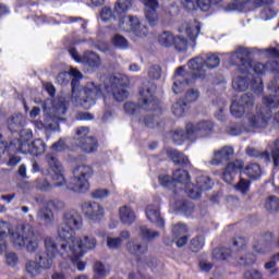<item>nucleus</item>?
Wrapping results in <instances>:
<instances>
[{"mask_svg": "<svg viewBox=\"0 0 279 279\" xmlns=\"http://www.w3.org/2000/svg\"><path fill=\"white\" fill-rule=\"evenodd\" d=\"M197 99H199V90H197V89H189L185 93V100L189 104H193L194 101H197Z\"/></svg>", "mask_w": 279, "mask_h": 279, "instance_id": "0e129e2a", "label": "nucleus"}, {"mask_svg": "<svg viewBox=\"0 0 279 279\" xmlns=\"http://www.w3.org/2000/svg\"><path fill=\"white\" fill-rule=\"evenodd\" d=\"M204 245H206V238L204 235H197L191 240L190 250L194 253L202 252Z\"/></svg>", "mask_w": 279, "mask_h": 279, "instance_id": "c03bdc74", "label": "nucleus"}, {"mask_svg": "<svg viewBox=\"0 0 279 279\" xmlns=\"http://www.w3.org/2000/svg\"><path fill=\"white\" fill-rule=\"evenodd\" d=\"M213 256L216 260H228V258H232V250L227 247L214 248Z\"/></svg>", "mask_w": 279, "mask_h": 279, "instance_id": "37998d69", "label": "nucleus"}, {"mask_svg": "<svg viewBox=\"0 0 279 279\" xmlns=\"http://www.w3.org/2000/svg\"><path fill=\"white\" fill-rule=\"evenodd\" d=\"M118 27L123 32L135 34L138 38H145L149 34V28L143 25L141 20L134 15L125 16V14H122L118 22Z\"/></svg>", "mask_w": 279, "mask_h": 279, "instance_id": "9d476101", "label": "nucleus"}, {"mask_svg": "<svg viewBox=\"0 0 279 279\" xmlns=\"http://www.w3.org/2000/svg\"><path fill=\"white\" fill-rule=\"evenodd\" d=\"M179 213H182L185 217H191L195 213V205L189 201H180L177 203Z\"/></svg>", "mask_w": 279, "mask_h": 279, "instance_id": "58836bf2", "label": "nucleus"}, {"mask_svg": "<svg viewBox=\"0 0 279 279\" xmlns=\"http://www.w3.org/2000/svg\"><path fill=\"white\" fill-rule=\"evenodd\" d=\"M32 133H26V138L24 140H12L10 143L5 141L0 142V160L3 154H8L9 160L7 161L8 167H16L21 162L22 158L14 154L23 151V147L27 145L28 141H32Z\"/></svg>", "mask_w": 279, "mask_h": 279, "instance_id": "0eeeda50", "label": "nucleus"}, {"mask_svg": "<svg viewBox=\"0 0 279 279\" xmlns=\"http://www.w3.org/2000/svg\"><path fill=\"white\" fill-rule=\"evenodd\" d=\"M64 226H69V228H75L80 230L82 228V216L75 209H70L64 213L63 217Z\"/></svg>", "mask_w": 279, "mask_h": 279, "instance_id": "cd10ccee", "label": "nucleus"}, {"mask_svg": "<svg viewBox=\"0 0 279 279\" xmlns=\"http://www.w3.org/2000/svg\"><path fill=\"white\" fill-rule=\"evenodd\" d=\"M111 43H112L113 47H117L118 49H128V47L130 45L128 39L119 34H116L112 37Z\"/></svg>", "mask_w": 279, "mask_h": 279, "instance_id": "3c124183", "label": "nucleus"}, {"mask_svg": "<svg viewBox=\"0 0 279 279\" xmlns=\"http://www.w3.org/2000/svg\"><path fill=\"white\" fill-rule=\"evenodd\" d=\"M241 172L253 181L260 180L263 177V168L260 165L251 162L245 166L242 160H234L226 166L222 172V180L227 184H232L234 182V178H236Z\"/></svg>", "mask_w": 279, "mask_h": 279, "instance_id": "423d86ee", "label": "nucleus"}, {"mask_svg": "<svg viewBox=\"0 0 279 279\" xmlns=\"http://www.w3.org/2000/svg\"><path fill=\"white\" fill-rule=\"evenodd\" d=\"M232 246L235 247L236 252H241V250H245V247H247V240L243 236L233 238Z\"/></svg>", "mask_w": 279, "mask_h": 279, "instance_id": "052dcab7", "label": "nucleus"}, {"mask_svg": "<svg viewBox=\"0 0 279 279\" xmlns=\"http://www.w3.org/2000/svg\"><path fill=\"white\" fill-rule=\"evenodd\" d=\"M90 129L88 126H78L75 130L77 138V145L85 154H93L99 148V142L93 136H88Z\"/></svg>", "mask_w": 279, "mask_h": 279, "instance_id": "4468645a", "label": "nucleus"}, {"mask_svg": "<svg viewBox=\"0 0 279 279\" xmlns=\"http://www.w3.org/2000/svg\"><path fill=\"white\" fill-rule=\"evenodd\" d=\"M94 272L96 274L93 279L106 278V266L101 262H96L94 264Z\"/></svg>", "mask_w": 279, "mask_h": 279, "instance_id": "13d9d810", "label": "nucleus"}, {"mask_svg": "<svg viewBox=\"0 0 279 279\" xmlns=\"http://www.w3.org/2000/svg\"><path fill=\"white\" fill-rule=\"evenodd\" d=\"M240 64L241 66H244L246 71H250L252 69L256 75H264V73L269 69V62L264 64L262 62H256L252 59H243V57L240 58Z\"/></svg>", "mask_w": 279, "mask_h": 279, "instance_id": "bb28decb", "label": "nucleus"}, {"mask_svg": "<svg viewBox=\"0 0 279 279\" xmlns=\"http://www.w3.org/2000/svg\"><path fill=\"white\" fill-rule=\"evenodd\" d=\"M74 177L68 184V189L74 193H86L90 189L88 179L93 178V167L90 166H78L73 170Z\"/></svg>", "mask_w": 279, "mask_h": 279, "instance_id": "1a4fd4ad", "label": "nucleus"}, {"mask_svg": "<svg viewBox=\"0 0 279 279\" xmlns=\"http://www.w3.org/2000/svg\"><path fill=\"white\" fill-rule=\"evenodd\" d=\"M41 268L40 264L34 260H28L26 263V272L31 275V278H34L35 276H38L40 274Z\"/></svg>", "mask_w": 279, "mask_h": 279, "instance_id": "864d4df0", "label": "nucleus"}, {"mask_svg": "<svg viewBox=\"0 0 279 279\" xmlns=\"http://www.w3.org/2000/svg\"><path fill=\"white\" fill-rule=\"evenodd\" d=\"M146 217L151 223H156L158 228H165V219L160 217V208L155 205L146 207Z\"/></svg>", "mask_w": 279, "mask_h": 279, "instance_id": "c85d7f7f", "label": "nucleus"}, {"mask_svg": "<svg viewBox=\"0 0 279 279\" xmlns=\"http://www.w3.org/2000/svg\"><path fill=\"white\" fill-rule=\"evenodd\" d=\"M122 239L121 238H108L107 245L110 250H117L121 247Z\"/></svg>", "mask_w": 279, "mask_h": 279, "instance_id": "774afa93", "label": "nucleus"}, {"mask_svg": "<svg viewBox=\"0 0 279 279\" xmlns=\"http://www.w3.org/2000/svg\"><path fill=\"white\" fill-rule=\"evenodd\" d=\"M210 178L199 177L196 180V185L191 182L185 185V193L190 199H199L202 197V191H210Z\"/></svg>", "mask_w": 279, "mask_h": 279, "instance_id": "f3484780", "label": "nucleus"}, {"mask_svg": "<svg viewBox=\"0 0 279 279\" xmlns=\"http://www.w3.org/2000/svg\"><path fill=\"white\" fill-rule=\"evenodd\" d=\"M246 155H248L250 158H256L257 160H264V162H270V160H271V154H269V150L260 151L254 147H247Z\"/></svg>", "mask_w": 279, "mask_h": 279, "instance_id": "72a5a7b5", "label": "nucleus"}, {"mask_svg": "<svg viewBox=\"0 0 279 279\" xmlns=\"http://www.w3.org/2000/svg\"><path fill=\"white\" fill-rule=\"evenodd\" d=\"M148 77L153 81H158L162 77V68L158 64H154L148 69Z\"/></svg>", "mask_w": 279, "mask_h": 279, "instance_id": "5fc2aeb1", "label": "nucleus"}, {"mask_svg": "<svg viewBox=\"0 0 279 279\" xmlns=\"http://www.w3.org/2000/svg\"><path fill=\"white\" fill-rule=\"evenodd\" d=\"M269 121H271V114L263 111L248 117V124L254 130H265L269 125Z\"/></svg>", "mask_w": 279, "mask_h": 279, "instance_id": "393cba45", "label": "nucleus"}, {"mask_svg": "<svg viewBox=\"0 0 279 279\" xmlns=\"http://www.w3.org/2000/svg\"><path fill=\"white\" fill-rule=\"evenodd\" d=\"M75 230V228L66 225L58 229V236L61 241L65 242V244H61L59 250L60 256L64 260H71V263H77L88 250H95L97 247V240L95 238L86 235L83 240L76 239Z\"/></svg>", "mask_w": 279, "mask_h": 279, "instance_id": "f03ea898", "label": "nucleus"}, {"mask_svg": "<svg viewBox=\"0 0 279 279\" xmlns=\"http://www.w3.org/2000/svg\"><path fill=\"white\" fill-rule=\"evenodd\" d=\"M181 5L184 8V10H187V12L197 10V8L202 10V3L199 0H181Z\"/></svg>", "mask_w": 279, "mask_h": 279, "instance_id": "6e6d98bb", "label": "nucleus"}, {"mask_svg": "<svg viewBox=\"0 0 279 279\" xmlns=\"http://www.w3.org/2000/svg\"><path fill=\"white\" fill-rule=\"evenodd\" d=\"M187 135L197 138V134H203V136H210L215 132V122L210 120L201 121L196 124L191 122L186 123Z\"/></svg>", "mask_w": 279, "mask_h": 279, "instance_id": "a211bd4d", "label": "nucleus"}, {"mask_svg": "<svg viewBox=\"0 0 279 279\" xmlns=\"http://www.w3.org/2000/svg\"><path fill=\"white\" fill-rule=\"evenodd\" d=\"M187 110L189 105H186V101L184 99H179L172 105V113L174 114V117H185Z\"/></svg>", "mask_w": 279, "mask_h": 279, "instance_id": "a19ab883", "label": "nucleus"}, {"mask_svg": "<svg viewBox=\"0 0 279 279\" xmlns=\"http://www.w3.org/2000/svg\"><path fill=\"white\" fill-rule=\"evenodd\" d=\"M128 84L123 78L117 76L109 77V84H97L95 82L87 83L83 88V96L78 98V104L84 110H90L92 106L97 104V99L104 97V93L112 95L116 101H125L130 97L128 92Z\"/></svg>", "mask_w": 279, "mask_h": 279, "instance_id": "f257e3e1", "label": "nucleus"}, {"mask_svg": "<svg viewBox=\"0 0 279 279\" xmlns=\"http://www.w3.org/2000/svg\"><path fill=\"white\" fill-rule=\"evenodd\" d=\"M46 247V257H39L40 269H51L53 267V258L60 256V250L51 238H46L44 241Z\"/></svg>", "mask_w": 279, "mask_h": 279, "instance_id": "dca6fc26", "label": "nucleus"}, {"mask_svg": "<svg viewBox=\"0 0 279 279\" xmlns=\"http://www.w3.org/2000/svg\"><path fill=\"white\" fill-rule=\"evenodd\" d=\"M128 251L131 254L141 255V254H147L149 247L147 245H141V244H134V242H129L126 244Z\"/></svg>", "mask_w": 279, "mask_h": 279, "instance_id": "09e8293b", "label": "nucleus"}, {"mask_svg": "<svg viewBox=\"0 0 279 279\" xmlns=\"http://www.w3.org/2000/svg\"><path fill=\"white\" fill-rule=\"evenodd\" d=\"M133 5V0H118L114 3V8L104 7L100 11V19L104 23H108V21H120L122 14H128V11Z\"/></svg>", "mask_w": 279, "mask_h": 279, "instance_id": "9b49d317", "label": "nucleus"}, {"mask_svg": "<svg viewBox=\"0 0 279 279\" xmlns=\"http://www.w3.org/2000/svg\"><path fill=\"white\" fill-rule=\"evenodd\" d=\"M172 47H174L179 53H186V50L189 49V40L182 36H175Z\"/></svg>", "mask_w": 279, "mask_h": 279, "instance_id": "a18cd8bd", "label": "nucleus"}, {"mask_svg": "<svg viewBox=\"0 0 279 279\" xmlns=\"http://www.w3.org/2000/svg\"><path fill=\"white\" fill-rule=\"evenodd\" d=\"M8 129L10 130V132H12V134L19 132L20 133V137L19 138H14L13 141H25V138H27L26 134H32L31 131H24L23 130V114L17 113L14 116H11L8 121Z\"/></svg>", "mask_w": 279, "mask_h": 279, "instance_id": "4be33fe9", "label": "nucleus"}, {"mask_svg": "<svg viewBox=\"0 0 279 279\" xmlns=\"http://www.w3.org/2000/svg\"><path fill=\"white\" fill-rule=\"evenodd\" d=\"M234 2L227 4L225 8L226 12H234L238 10V12H250L252 8V3H254V0H233Z\"/></svg>", "mask_w": 279, "mask_h": 279, "instance_id": "7c9ffc66", "label": "nucleus"}, {"mask_svg": "<svg viewBox=\"0 0 279 279\" xmlns=\"http://www.w3.org/2000/svg\"><path fill=\"white\" fill-rule=\"evenodd\" d=\"M10 222L0 220V254L8 252V234L15 247H26L27 252L38 250V236L32 227H23L21 231H12Z\"/></svg>", "mask_w": 279, "mask_h": 279, "instance_id": "20e7f679", "label": "nucleus"}, {"mask_svg": "<svg viewBox=\"0 0 279 279\" xmlns=\"http://www.w3.org/2000/svg\"><path fill=\"white\" fill-rule=\"evenodd\" d=\"M256 106L254 94H244L239 100H233L230 106V112L234 119H242L245 112H252Z\"/></svg>", "mask_w": 279, "mask_h": 279, "instance_id": "ddd939ff", "label": "nucleus"}, {"mask_svg": "<svg viewBox=\"0 0 279 279\" xmlns=\"http://www.w3.org/2000/svg\"><path fill=\"white\" fill-rule=\"evenodd\" d=\"M275 148L271 149V160L275 169H279V138L274 143Z\"/></svg>", "mask_w": 279, "mask_h": 279, "instance_id": "bf43d9fd", "label": "nucleus"}, {"mask_svg": "<svg viewBox=\"0 0 279 279\" xmlns=\"http://www.w3.org/2000/svg\"><path fill=\"white\" fill-rule=\"evenodd\" d=\"M221 64V59L216 53L207 56L206 59L202 57H195L191 59L187 66L194 72V76L198 80H206V69H217Z\"/></svg>", "mask_w": 279, "mask_h": 279, "instance_id": "6e6552de", "label": "nucleus"}, {"mask_svg": "<svg viewBox=\"0 0 279 279\" xmlns=\"http://www.w3.org/2000/svg\"><path fill=\"white\" fill-rule=\"evenodd\" d=\"M179 34H184L192 43L197 40L202 32V23L197 20L182 22L178 27Z\"/></svg>", "mask_w": 279, "mask_h": 279, "instance_id": "aec40b11", "label": "nucleus"}, {"mask_svg": "<svg viewBox=\"0 0 279 279\" xmlns=\"http://www.w3.org/2000/svg\"><path fill=\"white\" fill-rule=\"evenodd\" d=\"M46 162L48 165V169H50V175L53 184L49 182L47 179H37L35 181L36 189L38 191L48 192L51 189H60V186H64L66 184V178H64V167L62 162L58 160V157L53 153H48L46 155Z\"/></svg>", "mask_w": 279, "mask_h": 279, "instance_id": "39448f33", "label": "nucleus"}, {"mask_svg": "<svg viewBox=\"0 0 279 279\" xmlns=\"http://www.w3.org/2000/svg\"><path fill=\"white\" fill-rule=\"evenodd\" d=\"M266 208L269 213H279V198L277 196L268 197Z\"/></svg>", "mask_w": 279, "mask_h": 279, "instance_id": "4d7b16f0", "label": "nucleus"}, {"mask_svg": "<svg viewBox=\"0 0 279 279\" xmlns=\"http://www.w3.org/2000/svg\"><path fill=\"white\" fill-rule=\"evenodd\" d=\"M46 204L47 207L39 210L38 219L44 223V226H51L54 221V216L50 208H53V210H60L64 204L59 199L48 201Z\"/></svg>", "mask_w": 279, "mask_h": 279, "instance_id": "6ab92c4d", "label": "nucleus"}, {"mask_svg": "<svg viewBox=\"0 0 279 279\" xmlns=\"http://www.w3.org/2000/svg\"><path fill=\"white\" fill-rule=\"evenodd\" d=\"M119 213L120 221H122V223H128L129 226H131V223H134V221H136V215L134 214V210L130 208V206L121 207Z\"/></svg>", "mask_w": 279, "mask_h": 279, "instance_id": "f704fd0d", "label": "nucleus"}, {"mask_svg": "<svg viewBox=\"0 0 279 279\" xmlns=\"http://www.w3.org/2000/svg\"><path fill=\"white\" fill-rule=\"evenodd\" d=\"M81 210L90 221H101L105 210L97 202H85L81 205Z\"/></svg>", "mask_w": 279, "mask_h": 279, "instance_id": "412c9836", "label": "nucleus"}, {"mask_svg": "<svg viewBox=\"0 0 279 279\" xmlns=\"http://www.w3.org/2000/svg\"><path fill=\"white\" fill-rule=\"evenodd\" d=\"M166 154L174 165H179L180 167H184L189 163V157L184 155V153L175 149V148H170L166 150Z\"/></svg>", "mask_w": 279, "mask_h": 279, "instance_id": "2f4dec72", "label": "nucleus"}, {"mask_svg": "<svg viewBox=\"0 0 279 279\" xmlns=\"http://www.w3.org/2000/svg\"><path fill=\"white\" fill-rule=\"evenodd\" d=\"M138 104L125 102L124 112L126 114L134 116L138 110H146V112H156L157 114H147L140 118V123H143L145 128H155L158 122V117L162 114V108H160V100L156 97V85H151V88H142L138 93Z\"/></svg>", "mask_w": 279, "mask_h": 279, "instance_id": "7ed1b4c3", "label": "nucleus"}, {"mask_svg": "<svg viewBox=\"0 0 279 279\" xmlns=\"http://www.w3.org/2000/svg\"><path fill=\"white\" fill-rule=\"evenodd\" d=\"M223 0H199V3L202 5L203 12H208L211 8V5H217L221 3Z\"/></svg>", "mask_w": 279, "mask_h": 279, "instance_id": "69168bd1", "label": "nucleus"}, {"mask_svg": "<svg viewBox=\"0 0 279 279\" xmlns=\"http://www.w3.org/2000/svg\"><path fill=\"white\" fill-rule=\"evenodd\" d=\"M93 199H106V197H110V190L107 189H97L92 192Z\"/></svg>", "mask_w": 279, "mask_h": 279, "instance_id": "680f3d73", "label": "nucleus"}, {"mask_svg": "<svg viewBox=\"0 0 279 279\" xmlns=\"http://www.w3.org/2000/svg\"><path fill=\"white\" fill-rule=\"evenodd\" d=\"M233 156H234V147L223 146L220 149L214 151V157L210 160V165H213L214 167H219V165H223L225 162H230Z\"/></svg>", "mask_w": 279, "mask_h": 279, "instance_id": "5701e85b", "label": "nucleus"}, {"mask_svg": "<svg viewBox=\"0 0 279 279\" xmlns=\"http://www.w3.org/2000/svg\"><path fill=\"white\" fill-rule=\"evenodd\" d=\"M25 146L28 147V151L32 156H43V154L47 151V144L40 138L33 141L31 144L28 141Z\"/></svg>", "mask_w": 279, "mask_h": 279, "instance_id": "473e14b6", "label": "nucleus"}, {"mask_svg": "<svg viewBox=\"0 0 279 279\" xmlns=\"http://www.w3.org/2000/svg\"><path fill=\"white\" fill-rule=\"evenodd\" d=\"M232 88L234 90H238L239 93H245L247 88H251L253 93L259 95V93H263L264 86L263 81L257 78H252L250 81V77L247 76H238L232 80Z\"/></svg>", "mask_w": 279, "mask_h": 279, "instance_id": "2eb2a0df", "label": "nucleus"}, {"mask_svg": "<svg viewBox=\"0 0 279 279\" xmlns=\"http://www.w3.org/2000/svg\"><path fill=\"white\" fill-rule=\"evenodd\" d=\"M199 80L197 76H195V72L191 70V72L184 71V66H179L175 71V78L172 84V92L174 95H181V93H184L191 84H195Z\"/></svg>", "mask_w": 279, "mask_h": 279, "instance_id": "f8f14e48", "label": "nucleus"}, {"mask_svg": "<svg viewBox=\"0 0 279 279\" xmlns=\"http://www.w3.org/2000/svg\"><path fill=\"white\" fill-rule=\"evenodd\" d=\"M251 186V180L240 178V181L235 184L234 189L235 191H238V193H241L242 195H247V193H250Z\"/></svg>", "mask_w": 279, "mask_h": 279, "instance_id": "de8ad7c7", "label": "nucleus"}, {"mask_svg": "<svg viewBox=\"0 0 279 279\" xmlns=\"http://www.w3.org/2000/svg\"><path fill=\"white\" fill-rule=\"evenodd\" d=\"M243 279H263V274L256 269L246 270L243 274Z\"/></svg>", "mask_w": 279, "mask_h": 279, "instance_id": "338daca9", "label": "nucleus"}, {"mask_svg": "<svg viewBox=\"0 0 279 279\" xmlns=\"http://www.w3.org/2000/svg\"><path fill=\"white\" fill-rule=\"evenodd\" d=\"M172 175H173L174 182H179L180 184H185V186L191 183V174L184 169L179 168L174 170Z\"/></svg>", "mask_w": 279, "mask_h": 279, "instance_id": "4c0bfd02", "label": "nucleus"}, {"mask_svg": "<svg viewBox=\"0 0 279 279\" xmlns=\"http://www.w3.org/2000/svg\"><path fill=\"white\" fill-rule=\"evenodd\" d=\"M266 244H254L253 250L257 254H267V245L274 242V233L267 232L263 235Z\"/></svg>", "mask_w": 279, "mask_h": 279, "instance_id": "ea45409f", "label": "nucleus"}, {"mask_svg": "<svg viewBox=\"0 0 279 279\" xmlns=\"http://www.w3.org/2000/svg\"><path fill=\"white\" fill-rule=\"evenodd\" d=\"M238 265H241V267H252V265H256V256L253 253H246L238 259Z\"/></svg>", "mask_w": 279, "mask_h": 279, "instance_id": "8fccbe9b", "label": "nucleus"}, {"mask_svg": "<svg viewBox=\"0 0 279 279\" xmlns=\"http://www.w3.org/2000/svg\"><path fill=\"white\" fill-rule=\"evenodd\" d=\"M70 75L73 77L71 81L72 93H75V88H77V86H80V80H82V77H84V75L77 69H71Z\"/></svg>", "mask_w": 279, "mask_h": 279, "instance_id": "603ef678", "label": "nucleus"}, {"mask_svg": "<svg viewBox=\"0 0 279 279\" xmlns=\"http://www.w3.org/2000/svg\"><path fill=\"white\" fill-rule=\"evenodd\" d=\"M194 141L193 135H189V130L186 129L185 124V131L184 130H177L172 133V141L174 145H184V141Z\"/></svg>", "mask_w": 279, "mask_h": 279, "instance_id": "c9c22d12", "label": "nucleus"}, {"mask_svg": "<svg viewBox=\"0 0 279 279\" xmlns=\"http://www.w3.org/2000/svg\"><path fill=\"white\" fill-rule=\"evenodd\" d=\"M5 260L9 267H16L19 265V255L14 252H9L5 254Z\"/></svg>", "mask_w": 279, "mask_h": 279, "instance_id": "e2e57ef3", "label": "nucleus"}, {"mask_svg": "<svg viewBox=\"0 0 279 279\" xmlns=\"http://www.w3.org/2000/svg\"><path fill=\"white\" fill-rule=\"evenodd\" d=\"M172 234L174 239H177V247H184L186 243H189V235L186 234V226L182 223H178L172 228Z\"/></svg>", "mask_w": 279, "mask_h": 279, "instance_id": "c756f323", "label": "nucleus"}, {"mask_svg": "<svg viewBox=\"0 0 279 279\" xmlns=\"http://www.w3.org/2000/svg\"><path fill=\"white\" fill-rule=\"evenodd\" d=\"M175 40V36L172 35L171 32L169 31H163L159 36H158V43L161 45V47H173V43Z\"/></svg>", "mask_w": 279, "mask_h": 279, "instance_id": "79ce46f5", "label": "nucleus"}, {"mask_svg": "<svg viewBox=\"0 0 279 279\" xmlns=\"http://www.w3.org/2000/svg\"><path fill=\"white\" fill-rule=\"evenodd\" d=\"M142 3L148 23H155L156 19H158V8H160V2H158V0H142Z\"/></svg>", "mask_w": 279, "mask_h": 279, "instance_id": "a878e982", "label": "nucleus"}, {"mask_svg": "<svg viewBox=\"0 0 279 279\" xmlns=\"http://www.w3.org/2000/svg\"><path fill=\"white\" fill-rule=\"evenodd\" d=\"M269 90H272L275 95L264 96L262 101L266 108H278L279 107V77H275L268 84Z\"/></svg>", "mask_w": 279, "mask_h": 279, "instance_id": "b1692460", "label": "nucleus"}, {"mask_svg": "<svg viewBox=\"0 0 279 279\" xmlns=\"http://www.w3.org/2000/svg\"><path fill=\"white\" fill-rule=\"evenodd\" d=\"M140 236L144 239V241H154V239H158L160 236V232L151 231L147 227H140Z\"/></svg>", "mask_w": 279, "mask_h": 279, "instance_id": "49530a36", "label": "nucleus"}, {"mask_svg": "<svg viewBox=\"0 0 279 279\" xmlns=\"http://www.w3.org/2000/svg\"><path fill=\"white\" fill-rule=\"evenodd\" d=\"M83 62L90 69H99V66H101V58H99V54L93 51L84 54Z\"/></svg>", "mask_w": 279, "mask_h": 279, "instance_id": "e433bc0d", "label": "nucleus"}]
</instances>
